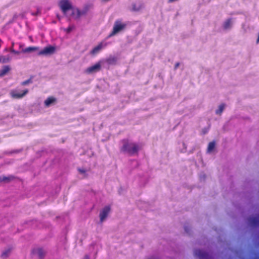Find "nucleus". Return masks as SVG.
<instances>
[{
	"instance_id": "1",
	"label": "nucleus",
	"mask_w": 259,
	"mask_h": 259,
	"mask_svg": "<svg viewBox=\"0 0 259 259\" xmlns=\"http://www.w3.org/2000/svg\"><path fill=\"white\" fill-rule=\"evenodd\" d=\"M122 144L120 148V151L123 154H127L130 156L138 154L141 149L139 144L136 143L130 142L128 139H123L121 141Z\"/></svg>"
},
{
	"instance_id": "2",
	"label": "nucleus",
	"mask_w": 259,
	"mask_h": 259,
	"mask_svg": "<svg viewBox=\"0 0 259 259\" xmlns=\"http://www.w3.org/2000/svg\"><path fill=\"white\" fill-rule=\"evenodd\" d=\"M126 26V24L122 23L121 21L117 20L115 21L113 30L112 32L109 34L108 37H110L115 35L116 34L118 33L119 31L123 29Z\"/></svg>"
},
{
	"instance_id": "3",
	"label": "nucleus",
	"mask_w": 259,
	"mask_h": 259,
	"mask_svg": "<svg viewBox=\"0 0 259 259\" xmlns=\"http://www.w3.org/2000/svg\"><path fill=\"white\" fill-rule=\"evenodd\" d=\"M59 6L64 15H66L69 10L73 9L72 4L68 0H61L59 3Z\"/></svg>"
},
{
	"instance_id": "4",
	"label": "nucleus",
	"mask_w": 259,
	"mask_h": 259,
	"mask_svg": "<svg viewBox=\"0 0 259 259\" xmlns=\"http://www.w3.org/2000/svg\"><path fill=\"white\" fill-rule=\"evenodd\" d=\"M28 93V89L23 90L21 93H18L16 90H13L11 91L10 95L14 99H21L24 97Z\"/></svg>"
},
{
	"instance_id": "5",
	"label": "nucleus",
	"mask_w": 259,
	"mask_h": 259,
	"mask_svg": "<svg viewBox=\"0 0 259 259\" xmlns=\"http://www.w3.org/2000/svg\"><path fill=\"white\" fill-rule=\"evenodd\" d=\"M55 51V47L49 46L45 47L43 50L39 51L38 53V55H51L54 53Z\"/></svg>"
},
{
	"instance_id": "6",
	"label": "nucleus",
	"mask_w": 259,
	"mask_h": 259,
	"mask_svg": "<svg viewBox=\"0 0 259 259\" xmlns=\"http://www.w3.org/2000/svg\"><path fill=\"white\" fill-rule=\"evenodd\" d=\"M110 211V207L109 206H106L103 208L100 213V219L101 222H103L105 220L108 216Z\"/></svg>"
},
{
	"instance_id": "7",
	"label": "nucleus",
	"mask_w": 259,
	"mask_h": 259,
	"mask_svg": "<svg viewBox=\"0 0 259 259\" xmlns=\"http://www.w3.org/2000/svg\"><path fill=\"white\" fill-rule=\"evenodd\" d=\"M107 45V43L101 42L97 46L94 47L91 51V54L94 55L98 53L100 51Z\"/></svg>"
},
{
	"instance_id": "8",
	"label": "nucleus",
	"mask_w": 259,
	"mask_h": 259,
	"mask_svg": "<svg viewBox=\"0 0 259 259\" xmlns=\"http://www.w3.org/2000/svg\"><path fill=\"white\" fill-rule=\"evenodd\" d=\"M101 69V64L100 63H97L93 66H92L89 68H88L85 72L87 73L90 74L93 72L98 71Z\"/></svg>"
},
{
	"instance_id": "9",
	"label": "nucleus",
	"mask_w": 259,
	"mask_h": 259,
	"mask_svg": "<svg viewBox=\"0 0 259 259\" xmlns=\"http://www.w3.org/2000/svg\"><path fill=\"white\" fill-rule=\"evenodd\" d=\"M195 254L200 259H206L208 257L207 253L200 249L196 250Z\"/></svg>"
},
{
	"instance_id": "10",
	"label": "nucleus",
	"mask_w": 259,
	"mask_h": 259,
	"mask_svg": "<svg viewBox=\"0 0 259 259\" xmlns=\"http://www.w3.org/2000/svg\"><path fill=\"white\" fill-rule=\"evenodd\" d=\"M56 99L52 96L48 97L44 102L45 105L46 107H49L51 104H53L56 102Z\"/></svg>"
},
{
	"instance_id": "11",
	"label": "nucleus",
	"mask_w": 259,
	"mask_h": 259,
	"mask_svg": "<svg viewBox=\"0 0 259 259\" xmlns=\"http://www.w3.org/2000/svg\"><path fill=\"white\" fill-rule=\"evenodd\" d=\"M249 224L252 226H257L259 225V218L257 217H251L248 220Z\"/></svg>"
},
{
	"instance_id": "12",
	"label": "nucleus",
	"mask_w": 259,
	"mask_h": 259,
	"mask_svg": "<svg viewBox=\"0 0 259 259\" xmlns=\"http://www.w3.org/2000/svg\"><path fill=\"white\" fill-rule=\"evenodd\" d=\"M76 13H76V15L75 16V19H78L81 16L85 15L87 14V13L88 12V9H86L83 10L82 11H80L78 9H76Z\"/></svg>"
},
{
	"instance_id": "13",
	"label": "nucleus",
	"mask_w": 259,
	"mask_h": 259,
	"mask_svg": "<svg viewBox=\"0 0 259 259\" xmlns=\"http://www.w3.org/2000/svg\"><path fill=\"white\" fill-rule=\"evenodd\" d=\"M38 50H39V47H35V46H31V47H29L26 48L25 49H23L22 50V52L24 53H30L31 52L37 51Z\"/></svg>"
},
{
	"instance_id": "14",
	"label": "nucleus",
	"mask_w": 259,
	"mask_h": 259,
	"mask_svg": "<svg viewBox=\"0 0 259 259\" xmlns=\"http://www.w3.org/2000/svg\"><path fill=\"white\" fill-rule=\"evenodd\" d=\"M10 70L9 66H5L0 71V76H3L6 74Z\"/></svg>"
},
{
	"instance_id": "15",
	"label": "nucleus",
	"mask_w": 259,
	"mask_h": 259,
	"mask_svg": "<svg viewBox=\"0 0 259 259\" xmlns=\"http://www.w3.org/2000/svg\"><path fill=\"white\" fill-rule=\"evenodd\" d=\"M231 19H228L224 22L223 27L225 29H229L231 27Z\"/></svg>"
},
{
	"instance_id": "16",
	"label": "nucleus",
	"mask_w": 259,
	"mask_h": 259,
	"mask_svg": "<svg viewBox=\"0 0 259 259\" xmlns=\"http://www.w3.org/2000/svg\"><path fill=\"white\" fill-rule=\"evenodd\" d=\"M13 176H9V177H0V182H9L10 181L14 179Z\"/></svg>"
},
{
	"instance_id": "17",
	"label": "nucleus",
	"mask_w": 259,
	"mask_h": 259,
	"mask_svg": "<svg viewBox=\"0 0 259 259\" xmlns=\"http://www.w3.org/2000/svg\"><path fill=\"white\" fill-rule=\"evenodd\" d=\"M117 61V59L114 57H109L107 59L106 62L109 64H114Z\"/></svg>"
},
{
	"instance_id": "18",
	"label": "nucleus",
	"mask_w": 259,
	"mask_h": 259,
	"mask_svg": "<svg viewBox=\"0 0 259 259\" xmlns=\"http://www.w3.org/2000/svg\"><path fill=\"white\" fill-rule=\"evenodd\" d=\"M37 254L40 259H42L45 255V252L43 249L39 248L37 250Z\"/></svg>"
},
{
	"instance_id": "19",
	"label": "nucleus",
	"mask_w": 259,
	"mask_h": 259,
	"mask_svg": "<svg viewBox=\"0 0 259 259\" xmlns=\"http://www.w3.org/2000/svg\"><path fill=\"white\" fill-rule=\"evenodd\" d=\"M225 107V105L224 104H221L219 107V109L215 111L216 114H221L223 112Z\"/></svg>"
},
{
	"instance_id": "20",
	"label": "nucleus",
	"mask_w": 259,
	"mask_h": 259,
	"mask_svg": "<svg viewBox=\"0 0 259 259\" xmlns=\"http://www.w3.org/2000/svg\"><path fill=\"white\" fill-rule=\"evenodd\" d=\"M0 59L1 60V62L3 63H7L9 62L10 60V58L9 56H0Z\"/></svg>"
},
{
	"instance_id": "21",
	"label": "nucleus",
	"mask_w": 259,
	"mask_h": 259,
	"mask_svg": "<svg viewBox=\"0 0 259 259\" xmlns=\"http://www.w3.org/2000/svg\"><path fill=\"white\" fill-rule=\"evenodd\" d=\"M214 147H215V142H210L208 144V148H207L208 151V152L212 151L213 150V149L214 148Z\"/></svg>"
},
{
	"instance_id": "22",
	"label": "nucleus",
	"mask_w": 259,
	"mask_h": 259,
	"mask_svg": "<svg viewBox=\"0 0 259 259\" xmlns=\"http://www.w3.org/2000/svg\"><path fill=\"white\" fill-rule=\"evenodd\" d=\"M77 170H78V172L80 174H83V175H84L83 178H87L88 177V175L86 174V170L85 169H84L83 168H78Z\"/></svg>"
},
{
	"instance_id": "23",
	"label": "nucleus",
	"mask_w": 259,
	"mask_h": 259,
	"mask_svg": "<svg viewBox=\"0 0 259 259\" xmlns=\"http://www.w3.org/2000/svg\"><path fill=\"white\" fill-rule=\"evenodd\" d=\"M143 7L142 4H140L138 7H137L136 4L133 5V10L135 11H138L140 10Z\"/></svg>"
},
{
	"instance_id": "24",
	"label": "nucleus",
	"mask_w": 259,
	"mask_h": 259,
	"mask_svg": "<svg viewBox=\"0 0 259 259\" xmlns=\"http://www.w3.org/2000/svg\"><path fill=\"white\" fill-rule=\"evenodd\" d=\"M11 251V250L10 249H8L7 250H6L5 251L3 252V253L2 254V256L3 257V258H6L7 257L9 253Z\"/></svg>"
},
{
	"instance_id": "25",
	"label": "nucleus",
	"mask_w": 259,
	"mask_h": 259,
	"mask_svg": "<svg viewBox=\"0 0 259 259\" xmlns=\"http://www.w3.org/2000/svg\"><path fill=\"white\" fill-rule=\"evenodd\" d=\"M31 82H32V80L31 78H29L26 80H25V81L22 82L21 83V84L22 85H27V84H29V83H31Z\"/></svg>"
},
{
	"instance_id": "26",
	"label": "nucleus",
	"mask_w": 259,
	"mask_h": 259,
	"mask_svg": "<svg viewBox=\"0 0 259 259\" xmlns=\"http://www.w3.org/2000/svg\"><path fill=\"white\" fill-rule=\"evenodd\" d=\"M74 29V26L73 25H70L66 28V31L67 33H70Z\"/></svg>"
},
{
	"instance_id": "27",
	"label": "nucleus",
	"mask_w": 259,
	"mask_h": 259,
	"mask_svg": "<svg viewBox=\"0 0 259 259\" xmlns=\"http://www.w3.org/2000/svg\"><path fill=\"white\" fill-rule=\"evenodd\" d=\"M10 51H11L12 53H14V54H19V52H18V51H15V50L13 49V48H11L10 49Z\"/></svg>"
},
{
	"instance_id": "28",
	"label": "nucleus",
	"mask_w": 259,
	"mask_h": 259,
	"mask_svg": "<svg viewBox=\"0 0 259 259\" xmlns=\"http://www.w3.org/2000/svg\"><path fill=\"white\" fill-rule=\"evenodd\" d=\"M179 65H180L179 63H177L175 64V69L177 68L179 66Z\"/></svg>"
},
{
	"instance_id": "29",
	"label": "nucleus",
	"mask_w": 259,
	"mask_h": 259,
	"mask_svg": "<svg viewBox=\"0 0 259 259\" xmlns=\"http://www.w3.org/2000/svg\"><path fill=\"white\" fill-rule=\"evenodd\" d=\"M83 259H90V257L88 255H85Z\"/></svg>"
},
{
	"instance_id": "30",
	"label": "nucleus",
	"mask_w": 259,
	"mask_h": 259,
	"mask_svg": "<svg viewBox=\"0 0 259 259\" xmlns=\"http://www.w3.org/2000/svg\"><path fill=\"white\" fill-rule=\"evenodd\" d=\"M256 43L257 44L259 43V34L258 35V37H257V38L256 40Z\"/></svg>"
},
{
	"instance_id": "31",
	"label": "nucleus",
	"mask_w": 259,
	"mask_h": 259,
	"mask_svg": "<svg viewBox=\"0 0 259 259\" xmlns=\"http://www.w3.org/2000/svg\"><path fill=\"white\" fill-rule=\"evenodd\" d=\"M75 15L74 12L73 11V12H72V15Z\"/></svg>"
},
{
	"instance_id": "32",
	"label": "nucleus",
	"mask_w": 259,
	"mask_h": 259,
	"mask_svg": "<svg viewBox=\"0 0 259 259\" xmlns=\"http://www.w3.org/2000/svg\"><path fill=\"white\" fill-rule=\"evenodd\" d=\"M14 45V44L13 43L12 45V48H13Z\"/></svg>"
},
{
	"instance_id": "33",
	"label": "nucleus",
	"mask_w": 259,
	"mask_h": 259,
	"mask_svg": "<svg viewBox=\"0 0 259 259\" xmlns=\"http://www.w3.org/2000/svg\"><path fill=\"white\" fill-rule=\"evenodd\" d=\"M185 231H186V232H188V231L187 230L186 228H185Z\"/></svg>"
}]
</instances>
